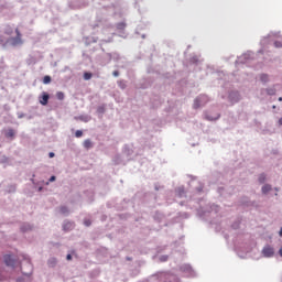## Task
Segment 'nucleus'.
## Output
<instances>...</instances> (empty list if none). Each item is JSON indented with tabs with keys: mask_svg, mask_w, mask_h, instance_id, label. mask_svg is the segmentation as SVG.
Masks as SVG:
<instances>
[{
	"mask_svg": "<svg viewBox=\"0 0 282 282\" xmlns=\"http://www.w3.org/2000/svg\"><path fill=\"white\" fill-rule=\"evenodd\" d=\"M209 101L208 97L206 95H200L194 100L193 108L199 109L200 107H204Z\"/></svg>",
	"mask_w": 282,
	"mask_h": 282,
	"instance_id": "obj_1",
	"label": "nucleus"
},
{
	"mask_svg": "<svg viewBox=\"0 0 282 282\" xmlns=\"http://www.w3.org/2000/svg\"><path fill=\"white\" fill-rule=\"evenodd\" d=\"M15 34H17V36L15 37H11L9 40V42L11 43L12 46L22 45L23 40H22V34H21L19 29L15 30Z\"/></svg>",
	"mask_w": 282,
	"mask_h": 282,
	"instance_id": "obj_2",
	"label": "nucleus"
},
{
	"mask_svg": "<svg viewBox=\"0 0 282 282\" xmlns=\"http://www.w3.org/2000/svg\"><path fill=\"white\" fill-rule=\"evenodd\" d=\"M262 253L267 258H271L274 256V249L271 246H265L262 250Z\"/></svg>",
	"mask_w": 282,
	"mask_h": 282,
	"instance_id": "obj_3",
	"label": "nucleus"
},
{
	"mask_svg": "<svg viewBox=\"0 0 282 282\" xmlns=\"http://www.w3.org/2000/svg\"><path fill=\"white\" fill-rule=\"evenodd\" d=\"M48 101H50V95H48V93L43 91V93H42V96L40 97V104H41L42 106H47V105H48Z\"/></svg>",
	"mask_w": 282,
	"mask_h": 282,
	"instance_id": "obj_4",
	"label": "nucleus"
},
{
	"mask_svg": "<svg viewBox=\"0 0 282 282\" xmlns=\"http://www.w3.org/2000/svg\"><path fill=\"white\" fill-rule=\"evenodd\" d=\"M4 263H6L7 267H14L15 261H14V259L12 258L11 254H6V256H4Z\"/></svg>",
	"mask_w": 282,
	"mask_h": 282,
	"instance_id": "obj_5",
	"label": "nucleus"
},
{
	"mask_svg": "<svg viewBox=\"0 0 282 282\" xmlns=\"http://www.w3.org/2000/svg\"><path fill=\"white\" fill-rule=\"evenodd\" d=\"M93 147H94V143L90 139H87V140L84 141V148L86 150H90V149H93Z\"/></svg>",
	"mask_w": 282,
	"mask_h": 282,
	"instance_id": "obj_6",
	"label": "nucleus"
},
{
	"mask_svg": "<svg viewBox=\"0 0 282 282\" xmlns=\"http://www.w3.org/2000/svg\"><path fill=\"white\" fill-rule=\"evenodd\" d=\"M14 137H15V130H14V129H9V130L6 132V138L13 139Z\"/></svg>",
	"mask_w": 282,
	"mask_h": 282,
	"instance_id": "obj_7",
	"label": "nucleus"
},
{
	"mask_svg": "<svg viewBox=\"0 0 282 282\" xmlns=\"http://www.w3.org/2000/svg\"><path fill=\"white\" fill-rule=\"evenodd\" d=\"M56 98L61 101L65 99V94L63 91H57L56 93Z\"/></svg>",
	"mask_w": 282,
	"mask_h": 282,
	"instance_id": "obj_8",
	"label": "nucleus"
},
{
	"mask_svg": "<svg viewBox=\"0 0 282 282\" xmlns=\"http://www.w3.org/2000/svg\"><path fill=\"white\" fill-rule=\"evenodd\" d=\"M270 191H271V185H269V184L263 185V187H262L263 194H268Z\"/></svg>",
	"mask_w": 282,
	"mask_h": 282,
	"instance_id": "obj_9",
	"label": "nucleus"
},
{
	"mask_svg": "<svg viewBox=\"0 0 282 282\" xmlns=\"http://www.w3.org/2000/svg\"><path fill=\"white\" fill-rule=\"evenodd\" d=\"M51 83H52V77L51 76H44L43 84L44 85H50Z\"/></svg>",
	"mask_w": 282,
	"mask_h": 282,
	"instance_id": "obj_10",
	"label": "nucleus"
},
{
	"mask_svg": "<svg viewBox=\"0 0 282 282\" xmlns=\"http://www.w3.org/2000/svg\"><path fill=\"white\" fill-rule=\"evenodd\" d=\"M91 78H93V73H88V72L84 73L85 80H90Z\"/></svg>",
	"mask_w": 282,
	"mask_h": 282,
	"instance_id": "obj_11",
	"label": "nucleus"
},
{
	"mask_svg": "<svg viewBox=\"0 0 282 282\" xmlns=\"http://www.w3.org/2000/svg\"><path fill=\"white\" fill-rule=\"evenodd\" d=\"M206 119L209 121H216L219 119V115L217 113L216 116L212 117V116H206Z\"/></svg>",
	"mask_w": 282,
	"mask_h": 282,
	"instance_id": "obj_12",
	"label": "nucleus"
},
{
	"mask_svg": "<svg viewBox=\"0 0 282 282\" xmlns=\"http://www.w3.org/2000/svg\"><path fill=\"white\" fill-rule=\"evenodd\" d=\"M124 28H127V24L124 22H120L117 24L118 30H124Z\"/></svg>",
	"mask_w": 282,
	"mask_h": 282,
	"instance_id": "obj_13",
	"label": "nucleus"
},
{
	"mask_svg": "<svg viewBox=\"0 0 282 282\" xmlns=\"http://www.w3.org/2000/svg\"><path fill=\"white\" fill-rule=\"evenodd\" d=\"M275 93H276V90H275L274 88H269V89H267V94H268L269 96H274Z\"/></svg>",
	"mask_w": 282,
	"mask_h": 282,
	"instance_id": "obj_14",
	"label": "nucleus"
},
{
	"mask_svg": "<svg viewBox=\"0 0 282 282\" xmlns=\"http://www.w3.org/2000/svg\"><path fill=\"white\" fill-rule=\"evenodd\" d=\"M83 135H84V132H83L82 130H77V131L75 132V137H76L77 139L83 138Z\"/></svg>",
	"mask_w": 282,
	"mask_h": 282,
	"instance_id": "obj_15",
	"label": "nucleus"
},
{
	"mask_svg": "<svg viewBox=\"0 0 282 282\" xmlns=\"http://www.w3.org/2000/svg\"><path fill=\"white\" fill-rule=\"evenodd\" d=\"M59 212H61V214H63V215H66V214L69 213L68 208L65 207V206L61 207Z\"/></svg>",
	"mask_w": 282,
	"mask_h": 282,
	"instance_id": "obj_16",
	"label": "nucleus"
},
{
	"mask_svg": "<svg viewBox=\"0 0 282 282\" xmlns=\"http://www.w3.org/2000/svg\"><path fill=\"white\" fill-rule=\"evenodd\" d=\"M260 79H261L262 83H267L269 80V77H268V75L262 74Z\"/></svg>",
	"mask_w": 282,
	"mask_h": 282,
	"instance_id": "obj_17",
	"label": "nucleus"
},
{
	"mask_svg": "<svg viewBox=\"0 0 282 282\" xmlns=\"http://www.w3.org/2000/svg\"><path fill=\"white\" fill-rule=\"evenodd\" d=\"M259 182H260L261 184H263V183L265 182V175H264V174H260V176H259Z\"/></svg>",
	"mask_w": 282,
	"mask_h": 282,
	"instance_id": "obj_18",
	"label": "nucleus"
},
{
	"mask_svg": "<svg viewBox=\"0 0 282 282\" xmlns=\"http://www.w3.org/2000/svg\"><path fill=\"white\" fill-rule=\"evenodd\" d=\"M274 46H275V48H282V42L275 41Z\"/></svg>",
	"mask_w": 282,
	"mask_h": 282,
	"instance_id": "obj_19",
	"label": "nucleus"
},
{
	"mask_svg": "<svg viewBox=\"0 0 282 282\" xmlns=\"http://www.w3.org/2000/svg\"><path fill=\"white\" fill-rule=\"evenodd\" d=\"M86 227H90L91 226V220L90 219H85L84 221Z\"/></svg>",
	"mask_w": 282,
	"mask_h": 282,
	"instance_id": "obj_20",
	"label": "nucleus"
},
{
	"mask_svg": "<svg viewBox=\"0 0 282 282\" xmlns=\"http://www.w3.org/2000/svg\"><path fill=\"white\" fill-rule=\"evenodd\" d=\"M67 228H73V224L72 223H67L64 225V229H67Z\"/></svg>",
	"mask_w": 282,
	"mask_h": 282,
	"instance_id": "obj_21",
	"label": "nucleus"
},
{
	"mask_svg": "<svg viewBox=\"0 0 282 282\" xmlns=\"http://www.w3.org/2000/svg\"><path fill=\"white\" fill-rule=\"evenodd\" d=\"M112 75H113V77H119V76H120V72L113 70V72H112Z\"/></svg>",
	"mask_w": 282,
	"mask_h": 282,
	"instance_id": "obj_22",
	"label": "nucleus"
},
{
	"mask_svg": "<svg viewBox=\"0 0 282 282\" xmlns=\"http://www.w3.org/2000/svg\"><path fill=\"white\" fill-rule=\"evenodd\" d=\"M55 181H56V176H55V175H53V176L50 177V183H53V182H55Z\"/></svg>",
	"mask_w": 282,
	"mask_h": 282,
	"instance_id": "obj_23",
	"label": "nucleus"
},
{
	"mask_svg": "<svg viewBox=\"0 0 282 282\" xmlns=\"http://www.w3.org/2000/svg\"><path fill=\"white\" fill-rule=\"evenodd\" d=\"M66 259H67V261H72V260H73V256H72L70 253H68V254L66 256Z\"/></svg>",
	"mask_w": 282,
	"mask_h": 282,
	"instance_id": "obj_24",
	"label": "nucleus"
},
{
	"mask_svg": "<svg viewBox=\"0 0 282 282\" xmlns=\"http://www.w3.org/2000/svg\"><path fill=\"white\" fill-rule=\"evenodd\" d=\"M48 158H50V159H54V158H55V153H54V152H50V153H48Z\"/></svg>",
	"mask_w": 282,
	"mask_h": 282,
	"instance_id": "obj_25",
	"label": "nucleus"
},
{
	"mask_svg": "<svg viewBox=\"0 0 282 282\" xmlns=\"http://www.w3.org/2000/svg\"><path fill=\"white\" fill-rule=\"evenodd\" d=\"M279 124L282 126V117L279 120Z\"/></svg>",
	"mask_w": 282,
	"mask_h": 282,
	"instance_id": "obj_26",
	"label": "nucleus"
},
{
	"mask_svg": "<svg viewBox=\"0 0 282 282\" xmlns=\"http://www.w3.org/2000/svg\"><path fill=\"white\" fill-rule=\"evenodd\" d=\"M279 253H280V256L282 257V248H280Z\"/></svg>",
	"mask_w": 282,
	"mask_h": 282,
	"instance_id": "obj_27",
	"label": "nucleus"
},
{
	"mask_svg": "<svg viewBox=\"0 0 282 282\" xmlns=\"http://www.w3.org/2000/svg\"><path fill=\"white\" fill-rule=\"evenodd\" d=\"M280 236L282 237V228H281V230H280Z\"/></svg>",
	"mask_w": 282,
	"mask_h": 282,
	"instance_id": "obj_28",
	"label": "nucleus"
},
{
	"mask_svg": "<svg viewBox=\"0 0 282 282\" xmlns=\"http://www.w3.org/2000/svg\"><path fill=\"white\" fill-rule=\"evenodd\" d=\"M279 101H280V102L282 101V97L279 98Z\"/></svg>",
	"mask_w": 282,
	"mask_h": 282,
	"instance_id": "obj_29",
	"label": "nucleus"
}]
</instances>
